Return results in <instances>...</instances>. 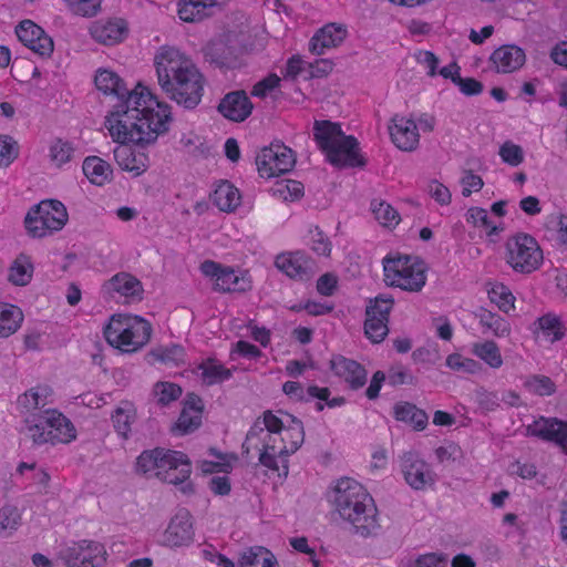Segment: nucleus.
<instances>
[{
	"label": "nucleus",
	"instance_id": "nucleus-62",
	"mask_svg": "<svg viewBox=\"0 0 567 567\" xmlns=\"http://www.w3.org/2000/svg\"><path fill=\"white\" fill-rule=\"evenodd\" d=\"M463 186L462 195L468 197L473 192H478L484 186L481 176L474 174L472 171H466L461 179Z\"/></svg>",
	"mask_w": 567,
	"mask_h": 567
},
{
	"label": "nucleus",
	"instance_id": "nucleus-12",
	"mask_svg": "<svg viewBox=\"0 0 567 567\" xmlns=\"http://www.w3.org/2000/svg\"><path fill=\"white\" fill-rule=\"evenodd\" d=\"M19 41L41 58H49L53 53L54 43L45 31L31 20H23L16 27Z\"/></svg>",
	"mask_w": 567,
	"mask_h": 567
},
{
	"label": "nucleus",
	"instance_id": "nucleus-38",
	"mask_svg": "<svg viewBox=\"0 0 567 567\" xmlns=\"http://www.w3.org/2000/svg\"><path fill=\"white\" fill-rule=\"evenodd\" d=\"M480 324L493 332L495 337H506L511 332V326L506 319L486 309H480L476 313Z\"/></svg>",
	"mask_w": 567,
	"mask_h": 567
},
{
	"label": "nucleus",
	"instance_id": "nucleus-2",
	"mask_svg": "<svg viewBox=\"0 0 567 567\" xmlns=\"http://www.w3.org/2000/svg\"><path fill=\"white\" fill-rule=\"evenodd\" d=\"M158 84L167 96L186 109L202 100L204 76L193 60L174 47L164 45L154 58Z\"/></svg>",
	"mask_w": 567,
	"mask_h": 567
},
{
	"label": "nucleus",
	"instance_id": "nucleus-11",
	"mask_svg": "<svg viewBox=\"0 0 567 567\" xmlns=\"http://www.w3.org/2000/svg\"><path fill=\"white\" fill-rule=\"evenodd\" d=\"M296 159L291 148L281 143L264 147L256 158L258 173L264 178L286 174L292 169Z\"/></svg>",
	"mask_w": 567,
	"mask_h": 567
},
{
	"label": "nucleus",
	"instance_id": "nucleus-36",
	"mask_svg": "<svg viewBox=\"0 0 567 567\" xmlns=\"http://www.w3.org/2000/svg\"><path fill=\"white\" fill-rule=\"evenodd\" d=\"M75 153L74 144L66 140L54 138L49 146L50 162L58 168L73 161Z\"/></svg>",
	"mask_w": 567,
	"mask_h": 567
},
{
	"label": "nucleus",
	"instance_id": "nucleus-49",
	"mask_svg": "<svg viewBox=\"0 0 567 567\" xmlns=\"http://www.w3.org/2000/svg\"><path fill=\"white\" fill-rule=\"evenodd\" d=\"M388 322L389 319L383 320L375 316L365 317L364 332L367 337L374 343L383 341L389 333Z\"/></svg>",
	"mask_w": 567,
	"mask_h": 567
},
{
	"label": "nucleus",
	"instance_id": "nucleus-25",
	"mask_svg": "<svg viewBox=\"0 0 567 567\" xmlns=\"http://www.w3.org/2000/svg\"><path fill=\"white\" fill-rule=\"evenodd\" d=\"M526 61L523 49L516 45H503L491 55V62L499 73H511L520 69Z\"/></svg>",
	"mask_w": 567,
	"mask_h": 567
},
{
	"label": "nucleus",
	"instance_id": "nucleus-55",
	"mask_svg": "<svg viewBox=\"0 0 567 567\" xmlns=\"http://www.w3.org/2000/svg\"><path fill=\"white\" fill-rule=\"evenodd\" d=\"M310 248L320 256H329L331 252V241L319 227L309 230Z\"/></svg>",
	"mask_w": 567,
	"mask_h": 567
},
{
	"label": "nucleus",
	"instance_id": "nucleus-35",
	"mask_svg": "<svg viewBox=\"0 0 567 567\" xmlns=\"http://www.w3.org/2000/svg\"><path fill=\"white\" fill-rule=\"evenodd\" d=\"M197 369L205 385L221 383L231 377V371L214 359L203 361Z\"/></svg>",
	"mask_w": 567,
	"mask_h": 567
},
{
	"label": "nucleus",
	"instance_id": "nucleus-58",
	"mask_svg": "<svg viewBox=\"0 0 567 567\" xmlns=\"http://www.w3.org/2000/svg\"><path fill=\"white\" fill-rule=\"evenodd\" d=\"M19 155V146L16 141L6 135H0V166L10 165Z\"/></svg>",
	"mask_w": 567,
	"mask_h": 567
},
{
	"label": "nucleus",
	"instance_id": "nucleus-30",
	"mask_svg": "<svg viewBox=\"0 0 567 567\" xmlns=\"http://www.w3.org/2000/svg\"><path fill=\"white\" fill-rule=\"evenodd\" d=\"M111 419L116 433L127 439L136 420V409L132 402L123 401L116 406Z\"/></svg>",
	"mask_w": 567,
	"mask_h": 567
},
{
	"label": "nucleus",
	"instance_id": "nucleus-24",
	"mask_svg": "<svg viewBox=\"0 0 567 567\" xmlns=\"http://www.w3.org/2000/svg\"><path fill=\"white\" fill-rule=\"evenodd\" d=\"M45 414L52 445L66 444L75 440V426L65 415L55 410H45Z\"/></svg>",
	"mask_w": 567,
	"mask_h": 567
},
{
	"label": "nucleus",
	"instance_id": "nucleus-43",
	"mask_svg": "<svg viewBox=\"0 0 567 567\" xmlns=\"http://www.w3.org/2000/svg\"><path fill=\"white\" fill-rule=\"evenodd\" d=\"M151 355L163 364L179 365L185 360V350L179 344L171 343L153 349Z\"/></svg>",
	"mask_w": 567,
	"mask_h": 567
},
{
	"label": "nucleus",
	"instance_id": "nucleus-37",
	"mask_svg": "<svg viewBox=\"0 0 567 567\" xmlns=\"http://www.w3.org/2000/svg\"><path fill=\"white\" fill-rule=\"evenodd\" d=\"M114 155L123 169L132 172L135 175H141L147 168L146 157L144 155H135L134 152L126 146L116 147Z\"/></svg>",
	"mask_w": 567,
	"mask_h": 567
},
{
	"label": "nucleus",
	"instance_id": "nucleus-50",
	"mask_svg": "<svg viewBox=\"0 0 567 567\" xmlns=\"http://www.w3.org/2000/svg\"><path fill=\"white\" fill-rule=\"evenodd\" d=\"M538 329L547 337H550V341L555 342L560 340L565 330L559 319L553 315H545L537 320Z\"/></svg>",
	"mask_w": 567,
	"mask_h": 567
},
{
	"label": "nucleus",
	"instance_id": "nucleus-33",
	"mask_svg": "<svg viewBox=\"0 0 567 567\" xmlns=\"http://www.w3.org/2000/svg\"><path fill=\"white\" fill-rule=\"evenodd\" d=\"M239 567H278L274 554L265 547H251L245 550L238 560Z\"/></svg>",
	"mask_w": 567,
	"mask_h": 567
},
{
	"label": "nucleus",
	"instance_id": "nucleus-41",
	"mask_svg": "<svg viewBox=\"0 0 567 567\" xmlns=\"http://www.w3.org/2000/svg\"><path fill=\"white\" fill-rule=\"evenodd\" d=\"M45 421V412L34 417H25L27 434L37 445L51 444L52 436H50L49 426Z\"/></svg>",
	"mask_w": 567,
	"mask_h": 567
},
{
	"label": "nucleus",
	"instance_id": "nucleus-42",
	"mask_svg": "<svg viewBox=\"0 0 567 567\" xmlns=\"http://www.w3.org/2000/svg\"><path fill=\"white\" fill-rule=\"evenodd\" d=\"M22 515L13 505H4L0 508V536L10 537L21 526Z\"/></svg>",
	"mask_w": 567,
	"mask_h": 567
},
{
	"label": "nucleus",
	"instance_id": "nucleus-47",
	"mask_svg": "<svg viewBox=\"0 0 567 567\" xmlns=\"http://www.w3.org/2000/svg\"><path fill=\"white\" fill-rule=\"evenodd\" d=\"M492 302L496 303L499 310L508 313L514 309L515 297L509 288L503 284H497L488 292Z\"/></svg>",
	"mask_w": 567,
	"mask_h": 567
},
{
	"label": "nucleus",
	"instance_id": "nucleus-28",
	"mask_svg": "<svg viewBox=\"0 0 567 567\" xmlns=\"http://www.w3.org/2000/svg\"><path fill=\"white\" fill-rule=\"evenodd\" d=\"M250 289V280L243 274L230 267H224L214 284V290L218 292H244Z\"/></svg>",
	"mask_w": 567,
	"mask_h": 567
},
{
	"label": "nucleus",
	"instance_id": "nucleus-44",
	"mask_svg": "<svg viewBox=\"0 0 567 567\" xmlns=\"http://www.w3.org/2000/svg\"><path fill=\"white\" fill-rule=\"evenodd\" d=\"M209 16L210 12L197 0H181L178 3V17L184 22H199Z\"/></svg>",
	"mask_w": 567,
	"mask_h": 567
},
{
	"label": "nucleus",
	"instance_id": "nucleus-40",
	"mask_svg": "<svg viewBox=\"0 0 567 567\" xmlns=\"http://www.w3.org/2000/svg\"><path fill=\"white\" fill-rule=\"evenodd\" d=\"M33 274V265L29 256L19 255L9 270V280L16 286H25Z\"/></svg>",
	"mask_w": 567,
	"mask_h": 567
},
{
	"label": "nucleus",
	"instance_id": "nucleus-54",
	"mask_svg": "<svg viewBox=\"0 0 567 567\" xmlns=\"http://www.w3.org/2000/svg\"><path fill=\"white\" fill-rule=\"evenodd\" d=\"M446 365L457 372L475 374L481 370V364L458 353H452L446 358Z\"/></svg>",
	"mask_w": 567,
	"mask_h": 567
},
{
	"label": "nucleus",
	"instance_id": "nucleus-22",
	"mask_svg": "<svg viewBox=\"0 0 567 567\" xmlns=\"http://www.w3.org/2000/svg\"><path fill=\"white\" fill-rule=\"evenodd\" d=\"M530 435L556 442L567 453V425L557 419L540 417L528 425Z\"/></svg>",
	"mask_w": 567,
	"mask_h": 567
},
{
	"label": "nucleus",
	"instance_id": "nucleus-60",
	"mask_svg": "<svg viewBox=\"0 0 567 567\" xmlns=\"http://www.w3.org/2000/svg\"><path fill=\"white\" fill-rule=\"evenodd\" d=\"M307 393L310 398L318 399L320 401H324L326 405L329 408H338L346 403L343 396H337L330 399V390L328 388H319L317 385H310L307 389Z\"/></svg>",
	"mask_w": 567,
	"mask_h": 567
},
{
	"label": "nucleus",
	"instance_id": "nucleus-4",
	"mask_svg": "<svg viewBox=\"0 0 567 567\" xmlns=\"http://www.w3.org/2000/svg\"><path fill=\"white\" fill-rule=\"evenodd\" d=\"M281 430L282 421L271 411H266L254 422L241 447L244 455L257 452L259 465L287 477L290 453L287 450L286 437L281 436Z\"/></svg>",
	"mask_w": 567,
	"mask_h": 567
},
{
	"label": "nucleus",
	"instance_id": "nucleus-7",
	"mask_svg": "<svg viewBox=\"0 0 567 567\" xmlns=\"http://www.w3.org/2000/svg\"><path fill=\"white\" fill-rule=\"evenodd\" d=\"M107 343L123 352H135L151 339V323L138 316L113 315L104 328Z\"/></svg>",
	"mask_w": 567,
	"mask_h": 567
},
{
	"label": "nucleus",
	"instance_id": "nucleus-15",
	"mask_svg": "<svg viewBox=\"0 0 567 567\" xmlns=\"http://www.w3.org/2000/svg\"><path fill=\"white\" fill-rule=\"evenodd\" d=\"M275 265L288 277L298 280H308L316 271L315 260L302 251L278 255Z\"/></svg>",
	"mask_w": 567,
	"mask_h": 567
},
{
	"label": "nucleus",
	"instance_id": "nucleus-56",
	"mask_svg": "<svg viewBox=\"0 0 567 567\" xmlns=\"http://www.w3.org/2000/svg\"><path fill=\"white\" fill-rule=\"evenodd\" d=\"M502 161L511 166H518L524 161V152L519 145L511 141L505 142L498 152Z\"/></svg>",
	"mask_w": 567,
	"mask_h": 567
},
{
	"label": "nucleus",
	"instance_id": "nucleus-61",
	"mask_svg": "<svg viewBox=\"0 0 567 567\" xmlns=\"http://www.w3.org/2000/svg\"><path fill=\"white\" fill-rule=\"evenodd\" d=\"M475 398L480 409L483 410L484 412L495 411L501 404V399L498 394L496 392H491L485 389L477 390Z\"/></svg>",
	"mask_w": 567,
	"mask_h": 567
},
{
	"label": "nucleus",
	"instance_id": "nucleus-23",
	"mask_svg": "<svg viewBox=\"0 0 567 567\" xmlns=\"http://www.w3.org/2000/svg\"><path fill=\"white\" fill-rule=\"evenodd\" d=\"M103 290L111 297L117 293L121 297L137 299L142 298L143 286L141 281L128 272H118L103 285Z\"/></svg>",
	"mask_w": 567,
	"mask_h": 567
},
{
	"label": "nucleus",
	"instance_id": "nucleus-59",
	"mask_svg": "<svg viewBox=\"0 0 567 567\" xmlns=\"http://www.w3.org/2000/svg\"><path fill=\"white\" fill-rule=\"evenodd\" d=\"M69 8L79 16L93 17L101 8V0H64Z\"/></svg>",
	"mask_w": 567,
	"mask_h": 567
},
{
	"label": "nucleus",
	"instance_id": "nucleus-63",
	"mask_svg": "<svg viewBox=\"0 0 567 567\" xmlns=\"http://www.w3.org/2000/svg\"><path fill=\"white\" fill-rule=\"evenodd\" d=\"M280 79L272 74L257 82L251 90V95L264 99L269 92L279 85Z\"/></svg>",
	"mask_w": 567,
	"mask_h": 567
},
{
	"label": "nucleus",
	"instance_id": "nucleus-26",
	"mask_svg": "<svg viewBox=\"0 0 567 567\" xmlns=\"http://www.w3.org/2000/svg\"><path fill=\"white\" fill-rule=\"evenodd\" d=\"M346 29L330 23L321 28L311 38L309 49L313 54L321 55L329 49L338 47L344 40Z\"/></svg>",
	"mask_w": 567,
	"mask_h": 567
},
{
	"label": "nucleus",
	"instance_id": "nucleus-29",
	"mask_svg": "<svg viewBox=\"0 0 567 567\" xmlns=\"http://www.w3.org/2000/svg\"><path fill=\"white\" fill-rule=\"evenodd\" d=\"M212 200L219 210L230 213L240 205L241 195L231 183L221 181L212 194Z\"/></svg>",
	"mask_w": 567,
	"mask_h": 567
},
{
	"label": "nucleus",
	"instance_id": "nucleus-13",
	"mask_svg": "<svg viewBox=\"0 0 567 567\" xmlns=\"http://www.w3.org/2000/svg\"><path fill=\"white\" fill-rule=\"evenodd\" d=\"M194 540L192 515L186 508H181L172 517L167 528L162 534L161 543L167 547L189 546Z\"/></svg>",
	"mask_w": 567,
	"mask_h": 567
},
{
	"label": "nucleus",
	"instance_id": "nucleus-32",
	"mask_svg": "<svg viewBox=\"0 0 567 567\" xmlns=\"http://www.w3.org/2000/svg\"><path fill=\"white\" fill-rule=\"evenodd\" d=\"M82 169L92 184L102 186L111 179L112 168L109 163L97 156H89L84 159Z\"/></svg>",
	"mask_w": 567,
	"mask_h": 567
},
{
	"label": "nucleus",
	"instance_id": "nucleus-64",
	"mask_svg": "<svg viewBox=\"0 0 567 567\" xmlns=\"http://www.w3.org/2000/svg\"><path fill=\"white\" fill-rule=\"evenodd\" d=\"M447 563V555L444 553H427L420 555L415 560L416 567H437Z\"/></svg>",
	"mask_w": 567,
	"mask_h": 567
},
{
	"label": "nucleus",
	"instance_id": "nucleus-10",
	"mask_svg": "<svg viewBox=\"0 0 567 567\" xmlns=\"http://www.w3.org/2000/svg\"><path fill=\"white\" fill-rule=\"evenodd\" d=\"M505 260L512 269L519 274H532L543 262V251L534 237L517 234L505 244Z\"/></svg>",
	"mask_w": 567,
	"mask_h": 567
},
{
	"label": "nucleus",
	"instance_id": "nucleus-45",
	"mask_svg": "<svg viewBox=\"0 0 567 567\" xmlns=\"http://www.w3.org/2000/svg\"><path fill=\"white\" fill-rule=\"evenodd\" d=\"M281 436L286 437L287 450L293 454L302 444L305 439L303 425L300 420L291 416V424L285 426L282 423Z\"/></svg>",
	"mask_w": 567,
	"mask_h": 567
},
{
	"label": "nucleus",
	"instance_id": "nucleus-27",
	"mask_svg": "<svg viewBox=\"0 0 567 567\" xmlns=\"http://www.w3.org/2000/svg\"><path fill=\"white\" fill-rule=\"evenodd\" d=\"M204 56L207 62L221 70L239 66L234 49L223 41L209 42L204 49Z\"/></svg>",
	"mask_w": 567,
	"mask_h": 567
},
{
	"label": "nucleus",
	"instance_id": "nucleus-53",
	"mask_svg": "<svg viewBox=\"0 0 567 567\" xmlns=\"http://www.w3.org/2000/svg\"><path fill=\"white\" fill-rule=\"evenodd\" d=\"M154 394L157 398V403L165 406L181 396L182 389L172 382H157L154 386Z\"/></svg>",
	"mask_w": 567,
	"mask_h": 567
},
{
	"label": "nucleus",
	"instance_id": "nucleus-1",
	"mask_svg": "<svg viewBox=\"0 0 567 567\" xmlns=\"http://www.w3.org/2000/svg\"><path fill=\"white\" fill-rule=\"evenodd\" d=\"M94 83L105 95H113L117 103L105 118V126L115 142L145 146L154 143L168 131L171 107L159 102L146 87L128 90L112 70L99 69Z\"/></svg>",
	"mask_w": 567,
	"mask_h": 567
},
{
	"label": "nucleus",
	"instance_id": "nucleus-20",
	"mask_svg": "<svg viewBox=\"0 0 567 567\" xmlns=\"http://www.w3.org/2000/svg\"><path fill=\"white\" fill-rule=\"evenodd\" d=\"M53 391L48 385H38L18 396L17 409L21 414L38 416L37 411L52 403Z\"/></svg>",
	"mask_w": 567,
	"mask_h": 567
},
{
	"label": "nucleus",
	"instance_id": "nucleus-16",
	"mask_svg": "<svg viewBox=\"0 0 567 567\" xmlns=\"http://www.w3.org/2000/svg\"><path fill=\"white\" fill-rule=\"evenodd\" d=\"M104 546L94 540H82L66 549V561L69 567H100L105 561Z\"/></svg>",
	"mask_w": 567,
	"mask_h": 567
},
{
	"label": "nucleus",
	"instance_id": "nucleus-51",
	"mask_svg": "<svg viewBox=\"0 0 567 567\" xmlns=\"http://www.w3.org/2000/svg\"><path fill=\"white\" fill-rule=\"evenodd\" d=\"M466 221L475 227L486 229L488 235L497 233V226L489 219L488 213L484 208L471 207L466 213Z\"/></svg>",
	"mask_w": 567,
	"mask_h": 567
},
{
	"label": "nucleus",
	"instance_id": "nucleus-18",
	"mask_svg": "<svg viewBox=\"0 0 567 567\" xmlns=\"http://www.w3.org/2000/svg\"><path fill=\"white\" fill-rule=\"evenodd\" d=\"M254 105L243 90L227 93L218 104L219 113L234 122L245 121L252 112Z\"/></svg>",
	"mask_w": 567,
	"mask_h": 567
},
{
	"label": "nucleus",
	"instance_id": "nucleus-6",
	"mask_svg": "<svg viewBox=\"0 0 567 567\" xmlns=\"http://www.w3.org/2000/svg\"><path fill=\"white\" fill-rule=\"evenodd\" d=\"M313 137L330 164L337 167H363L365 159L360 153L359 142L346 135L340 125L330 121H316Z\"/></svg>",
	"mask_w": 567,
	"mask_h": 567
},
{
	"label": "nucleus",
	"instance_id": "nucleus-8",
	"mask_svg": "<svg viewBox=\"0 0 567 567\" xmlns=\"http://www.w3.org/2000/svg\"><path fill=\"white\" fill-rule=\"evenodd\" d=\"M69 214L58 199H43L33 205L24 217V228L32 238H44L60 231L68 223Z\"/></svg>",
	"mask_w": 567,
	"mask_h": 567
},
{
	"label": "nucleus",
	"instance_id": "nucleus-17",
	"mask_svg": "<svg viewBox=\"0 0 567 567\" xmlns=\"http://www.w3.org/2000/svg\"><path fill=\"white\" fill-rule=\"evenodd\" d=\"M393 144L401 151H414L420 142L417 124L412 118L395 115L389 125Z\"/></svg>",
	"mask_w": 567,
	"mask_h": 567
},
{
	"label": "nucleus",
	"instance_id": "nucleus-31",
	"mask_svg": "<svg viewBox=\"0 0 567 567\" xmlns=\"http://www.w3.org/2000/svg\"><path fill=\"white\" fill-rule=\"evenodd\" d=\"M23 312L17 306L0 302V337L8 338L16 333L23 321Z\"/></svg>",
	"mask_w": 567,
	"mask_h": 567
},
{
	"label": "nucleus",
	"instance_id": "nucleus-39",
	"mask_svg": "<svg viewBox=\"0 0 567 567\" xmlns=\"http://www.w3.org/2000/svg\"><path fill=\"white\" fill-rule=\"evenodd\" d=\"M472 353L492 369H499L503 365L501 350L496 342L492 340L474 343L472 346Z\"/></svg>",
	"mask_w": 567,
	"mask_h": 567
},
{
	"label": "nucleus",
	"instance_id": "nucleus-34",
	"mask_svg": "<svg viewBox=\"0 0 567 567\" xmlns=\"http://www.w3.org/2000/svg\"><path fill=\"white\" fill-rule=\"evenodd\" d=\"M394 416L398 421L408 423L417 431L424 430L427 424L426 413L408 402L395 404Z\"/></svg>",
	"mask_w": 567,
	"mask_h": 567
},
{
	"label": "nucleus",
	"instance_id": "nucleus-5",
	"mask_svg": "<svg viewBox=\"0 0 567 567\" xmlns=\"http://www.w3.org/2000/svg\"><path fill=\"white\" fill-rule=\"evenodd\" d=\"M136 471L147 477L179 485L185 495L194 493V485L189 481L192 464L183 452L162 447L144 451L136 460Z\"/></svg>",
	"mask_w": 567,
	"mask_h": 567
},
{
	"label": "nucleus",
	"instance_id": "nucleus-57",
	"mask_svg": "<svg viewBox=\"0 0 567 567\" xmlns=\"http://www.w3.org/2000/svg\"><path fill=\"white\" fill-rule=\"evenodd\" d=\"M202 422V415L199 412L190 411L189 409H183L177 420L176 426L181 433H189L196 430Z\"/></svg>",
	"mask_w": 567,
	"mask_h": 567
},
{
	"label": "nucleus",
	"instance_id": "nucleus-46",
	"mask_svg": "<svg viewBox=\"0 0 567 567\" xmlns=\"http://www.w3.org/2000/svg\"><path fill=\"white\" fill-rule=\"evenodd\" d=\"M371 209L375 219L385 227L395 226L400 221L399 213L388 203L382 200H373Z\"/></svg>",
	"mask_w": 567,
	"mask_h": 567
},
{
	"label": "nucleus",
	"instance_id": "nucleus-21",
	"mask_svg": "<svg viewBox=\"0 0 567 567\" xmlns=\"http://www.w3.org/2000/svg\"><path fill=\"white\" fill-rule=\"evenodd\" d=\"M330 368L337 377L343 379L353 390L362 388L367 382L365 369L354 360L337 355L331 359Z\"/></svg>",
	"mask_w": 567,
	"mask_h": 567
},
{
	"label": "nucleus",
	"instance_id": "nucleus-3",
	"mask_svg": "<svg viewBox=\"0 0 567 567\" xmlns=\"http://www.w3.org/2000/svg\"><path fill=\"white\" fill-rule=\"evenodd\" d=\"M330 501L339 516L352 527V533L363 537L377 536L381 529L373 497L353 478L342 477L331 489Z\"/></svg>",
	"mask_w": 567,
	"mask_h": 567
},
{
	"label": "nucleus",
	"instance_id": "nucleus-19",
	"mask_svg": "<svg viewBox=\"0 0 567 567\" xmlns=\"http://www.w3.org/2000/svg\"><path fill=\"white\" fill-rule=\"evenodd\" d=\"M127 24L123 19L97 20L90 27L92 38L104 45H113L124 40Z\"/></svg>",
	"mask_w": 567,
	"mask_h": 567
},
{
	"label": "nucleus",
	"instance_id": "nucleus-48",
	"mask_svg": "<svg viewBox=\"0 0 567 567\" xmlns=\"http://www.w3.org/2000/svg\"><path fill=\"white\" fill-rule=\"evenodd\" d=\"M525 389L536 395H550L556 391V385L550 378L546 375H532L524 382Z\"/></svg>",
	"mask_w": 567,
	"mask_h": 567
},
{
	"label": "nucleus",
	"instance_id": "nucleus-9",
	"mask_svg": "<svg viewBox=\"0 0 567 567\" xmlns=\"http://www.w3.org/2000/svg\"><path fill=\"white\" fill-rule=\"evenodd\" d=\"M383 270L384 281L391 287L419 292L426 284V267L417 257H385Z\"/></svg>",
	"mask_w": 567,
	"mask_h": 567
},
{
	"label": "nucleus",
	"instance_id": "nucleus-14",
	"mask_svg": "<svg viewBox=\"0 0 567 567\" xmlns=\"http://www.w3.org/2000/svg\"><path fill=\"white\" fill-rule=\"evenodd\" d=\"M401 471L405 482L415 491L424 489L435 482V475L430 465L412 452L403 454Z\"/></svg>",
	"mask_w": 567,
	"mask_h": 567
},
{
	"label": "nucleus",
	"instance_id": "nucleus-52",
	"mask_svg": "<svg viewBox=\"0 0 567 567\" xmlns=\"http://www.w3.org/2000/svg\"><path fill=\"white\" fill-rule=\"evenodd\" d=\"M393 307V299L383 295L371 299L365 309V317L375 316L379 319H389Z\"/></svg>",
	"mask_w": 567,
	"mask_h": 567
}]
</instances>
